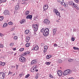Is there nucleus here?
<instances>
[{"label":"nucleus","instance_id":"obj_1","mask_svg":"<svg viewBox=\"0 0 79 79\" xmlns=\"http://www.w3.org/2000/svg\"><path fill=\"white\" fill-rule=\"evenodd\" d=\"M48 32H49V30L48 28H46L44 31L43 35L44 36L47 37L48 35Z\"/></svg>","mask_w":79,"mask_h":79},{"label":"nucleus","instance_id":"obj_2","mask_svg":"<svg viewBox=\"0 0 79 79\" xmlns=\"http://www.w3.org/2000/svg\"><path fill=\"white\" fill-rule=\"evenodd\" d=\"M72 73V71H71L68 69L65 71L63 73V76H66L67 75H68V74H71Z\"/></svg>","mask_w":79,"mask_h":79},{"label":"nucleus","instance_id":"obj_3","mask_svg":"<svg viewBox=\"0 0 79 79\" xmlns=\"http://www.w3.org/2000/svg\"><path fill=\"white\" fill-rule=\"evenodd\" d=\"M32 27L34 31H35V32H36V31H37L38 27L37 24H33L32 25Z\"/></svg>","mask_w":79,"mask_h":79},{"label":"nucleus","instance_id":"obj_4","mask_svg":"<svg viewBox=\"0 0 79 79\" xmlns=\"http://www.w3.org/2000/svg\"><path fill=\"white\" fill-rule=\"evenodd\" d=\"M5 77V74L3 72L0 73V79H3Z\"/></svg>","mask_w":79,"mask_h":79},{"label":"nucleus","instance_id":"obj_5","mask_svg":"<svg viewBox=\"0 0 79 79\" xmlns=\"http://www.w3.org/2000/svg\"><path fill=\"white\" fill-rule=\"evenodd\" d=\"M19 61L22 63H24L26 61V58L24 57L21 56L19 58Z\"/></svg>","mask_w":79,"mask_h":79},{"label":"nucleus","instance_id":"obj_6","mask_svg":"<svg viewBox=\"0 0 79 79\" xmlns=\"http://www.w3.org/2000/svg\"><path fill=\"white\" fill-rule=\"evenodd\" d=\"M57 2H59L62 5H66L65 2H64V0H57Z\"/></svg>","mask_w":79,"mask_h":79},{"label":"nucleus","instance_id":"obj_7","mask_svg":"<svg viewBox=\"0 0 79 79\" xmlns=\"http://www.w3.org/2000/svg\"><path fill=\"white\" fill-rule=\"evenodd\" d=\"M44 23L45 24H49L50 23V21L48 19H45L44 21Z\"/></svg>","mask_w":79,"mask_h":79},{"label":"nucleus","instance_id":"obj_8","mask_svg":"<svg viewBox=\"0 0 79 79\" xmlns=\"http://www.w3.org/2000/svg\"><path fill=\"white\" fill-rule=\"evenodd\" d=\"M57 74L59 76H61L63 75V72L61 70L57 71Z\"/></svg>","mask_w":79,"mask_h":79},{"label":"nucleus","instance_id":"obj_9","mask_svg":"<svg viewBox=\"0 0 79 79\" xmlns=\"http://www.w3.org/2000/svg\"><path fill=\"white\" fill-rule=\"evenodd\" d=\"M4 14L5 15H9L10 11L7 10H5L4 12Z\"/></svg>","mask_w":79,"mask_h":79},{"label":"nucleus","instance_id":"obj_10","mask_svg":"<svg viewBox=\"0 0 79 79\" xmlns=\"http://www.w3.org/2000/svg\"><path fill=\"white\" fill-rule=\"evenodd\" d=\"M69 5H73L75 7V8H77V6H75V4L72 1H70L69 3Z\"/></svg>","mask_w":79,"mask_h":79},{"label":"nucleus","instance_id":"obj_11","mask_svg":"<svg viewBox=\"0 0 79 79\" xmlns=\"http://www.w3.org/2000/svg\"><path fill=\"white\" fill-rule=\"evenodd\" d=\"M47 49H48V46L47 45L45 46L44 48V50L43 51L44 52V53L47 52Z\"/></svg>","mask_w":79,"mask_h":79},{"label":"nucleus","instance_id":"obj_12","mask_svg":"<svg viewBox=\"0 0 79 79\" xmlns=\"http://www.w3.org/2000/svg\"><path fill=\"white\" fill-rule=\"evenodd\" d=\"M37 63V61L35 60H33L31 62V64H35Z\"/></svg>","mask_w":79,"mask_h":79},{"label":"nucleus","instance_id":"obj_13","mask_svg":"<svg viewBox=\"0 0 79 79\" xmlns=\"http://www.w3.org/2000/svg\"><path fill=\"white\" fill-rule=\"evenodd\" d=\"M29 53H30V52L27 51V52H26L23 53V55L24 56H25L26 55H28V54H29Z\"/></svg>","mask_w":79,"mask_h":79},{"label":"nucleus","instance_id":"obj_14","mask_svg":"<svg viewBox=\"0 0 79 79\" xmlns=\"http://www.w3.org/2000/svg\"><path fill=\"white\" fill-rule=\"evenodd\" d=\"M48 8V6L47 5H45L44 6L43 8L44 10H47Z\"/></svg>","mask_w":79,"mask_h":79},{"label":"nucleus","instance_id":"obj_15","mask_svg":"<svg viewBox=\"0 0 79 79\" xmlns=\"http://www.w3.org/2000/svg\"><path fill=\"white\" fill-rule=\"evenodd\" d=\"M39 46H36L35 48H33L32 49L33 50H39Z\"/></svg>","mask_w":79,"mask_h":79},{"label":"nucleus","instance_id":"obj_16","mask_svg":"<svg viewBox=\"0 0 79 79\" xmlns=\"http://www.w3.org/2000/svg\"><path fill=\"white\" fill-rule=\"evenodd\" d=\"M27 19H31L32 18V15H28L26 17Z\"/></svg>","mask_w":79,"mask_h":79},{"label":"nucleus","instance_id":"obj_17","mask_svg":"<svg viewBox=\"0 0 79 79\" xmlns=\"http://www.w3.org/2000/svg\"><path fill=\"white\" fill-rule=\"evenodd\" d=\"M30 37L28 36H27L26 37V41L27 42H28L29 41V40H30Z\"/></svg>","mask_w":79,"mask_h":79},{"label":"nucleus","instance_id":"obj_18","mask_svg":"<svg viewBox=\"0 0 79 79\" xmlns=\"http://www.w3.org/2000/svg\"><path fill=\"white\" fill-rule=\"evenodd\" d=\"M53 33V35H55L56 34V29L55 28L52 29Z\"/></svg>","mask_w":79,"mask_h":79},{"label":"nucleus","instance_id":"obj_19","mask_svg":"<svg viewBox=\"0 0 79 79\" xmlns=\"http://www.w3.org/2000/svg\"><path fill=\"white\" fill-rule=\"evenodd\" d=\"M5 65V62H0V66H3Z\"/></svg>","mask_w":79,"mask_h":79},{"label":"nucleus","instance_id":"obj_20","mask_svg":"<svg viewBox=\"0 0 79 79\" xmlns=\"http://www.w3.org/2000/svg\"><path fill=\"white\" fill-rule=\"evenodd\" d=\"M29 14V11L27 10L25 12V15L27 16Z\"/></svg>","mask_w":79,"mask_h":79},{"label":"nucleus","instance_id":"obj_21","mask_svg":"<svg viewBox=\"0 0 79 79\" xmlns=\"http://www.w3.org/2000/svg\"><path fill=\"white\" fill-rule=\"evenodd\" d=\"M31 45V43H27L26 44V47H29V46Z\"/></svg>","mask_w":79,"mask_h":79},{"label":"nucleus","instance_id":"obj_22","mask_svg":"<svg viewBox=\"0 0 79 79\" xmlns=\"http://www.w3.org/2000/svg\"><path fill=\"white\" fill-rule=\"evenodd\" d=\"M29 30H26L25 31V34H29Z\"/></svg>","mask_w":79,"mask_h":79},{"label":"nucleus","instance_id":"obj_23","mask_svg":"<svg viewBox=\"0 0 79 79\" xmlns=\"http://www.w3.org/2000/svg\"><path fill=\"white\" fill-rule=\"evenodd\" d=\"M51 58V55H48L46 56V59H49V58Z\"/></svg>","mask_w":79,"mask_h":79},{"label":"nucleus","instance_id":"obj_24","mask_svg":"<svg viewBox=\"0 0 79 79\" xmlns=\"http://www.w3.org/2000/svg\"><path fill=\"white\" fill-rule=\"evenodd\" d=\"M51 63V62H45V64H46V65H50Z\"/></svg>","mask_w":79,"mask_h":79},{"label":"nucleus","instance_id":"obj_25","mask_svg":"<svg viewBox=\"0 0 79 79\" xmlns=\"http://www.w3.org/2000/svg\"><path fill=\"white\" fill-rule=\"evenodd\" d=\"M25 22H26V20L24 19H23L21 21L20 23L21 24H23V23H25Z\"/></svg>","mask_w":79,"mask_h":79},{"label":"nucleus","instance_id":"obj_26","mask_svg":"<svg viewBox=\"0 0 79 79\" xmlns=\"http://www.w3.org/2000/svg\"><path fill=\"white\" fill-rule=\"evenodd\" d=\"M7 26H8V24L7 23H4L3 26V27H7Z\"/></svg>","mask_w":79,"mask_h":79},{"label":"nucleus","instance_id":"obj_27","mask_svg":"<svg viewBox=\"0 0 79 79\" xmlns=\"http://www.w3.org/2000/svg\"><path fill=\"white\" fill-rule=\"evenodd\" d=\"M19 5H17L15 6V9L16 10H18V9H19Z\"/></svg>","mask_w":79,"mask_h":79},{"label":"nucleus","instance_id":"obj_28","mask_svg":"<svg viewBox=\"0 0 79 79\" xmlns=\"http://www.w3.org/2000/svg\"><path fill=\"white\" fill-rule=\"evenodd\" d=\"M14 39L15 40H18V37L17 36H15L14 37Z\"/></svg>","mask_w":79,"mask_h":79},{"label":"nucleus","instance_id":"obj_29","mask_svg":"<svg viewBox=\"0 0 79 79\" xmlns=\"http://www.w3.org/2000/svg\"><path fill=\"white\" fill-rule=\"evenodd\" d=\"M9 45L10 47H13V45H14V43H10V44Z\"/></svg>","mask_w":79,"mask_h":79},{"label":"nucleus","instance_id":"obj_30","mask_svg":"<svg viewBox=\"0 0 79 79\" xmlns=\"http://www.w3.org/2000/svg\"><path fill=\"white\" fill-rule=\"evenodd\" d=\"M49 77H51V78H54V77L53 75H52L51 74H49Z\"/></svg>","mask_w":79,"mask_h":79},{"label":"nucleus","instance_id":"obj_31","mask_svg":"<svg viewBox=\"0 0 79 79\" xmlns=\"http://www.w3.org/2000/svg\"><path fill=\"white\" fill-rule=\"evenodd\" d=\"M24 50V48H21L19 49V51L20 52H23Z\"/></svg>","mask_w":79,"mask_h":79},{"label":"nucleus","instance_id":"obj_32","mask_svg":"<svg viewBox=\"0 0 79 79\" xmlns=\"http://www.w3.org/2000/svg\"><path fill=\"white\" fill-rule=\"evenodd\" d=\"M8 24L9 25H13V24H14V23L12 22H10L8 23Z\"/></svg>","mask_w":79,"mask_h":79},{"label":"nucleus","instance_id":"obj_33","mask_svg":"<svg viewBox=\"0 0 79 79\" xmlns=\"http://www.w3.org/2000/svg\"><path fill=\"white\" fill-rule=\"evenodd\" d=\"M4 19V17L3 16H0V21H2Z\"/></svg>","mask_w":79,"mask_h":79},{"label":"nucleus","instance_id":"obj_34","mask_svg":"<svg viewBox=\"0 0 79 79\" xmlns=\"http://www.w3.org/2000/svg\"><path fill=\"white\" fill-rule=\"evenodd\" d=\"M56 15H57V16H59L60 15V12L58 11L56 13Z\"/></svg>","mask_w":79,"mask_h":79},{"label":"nucleus","instance_id":"obj_35","mask_svg":"<svg viewBox=\"0 0 79 79\" xmlns=\"http://www.w3.org/2000/svg\"><path fill=\"white\" fill-rule=\"evenodd\" d=\"M13 74V72H10V71H9L8 75H12V74Z\"/></svg>","mask_w":79,"mask_h":79},{"label":"nucleus","instance_id":"obj_36","mask_svg":"<svg viewBox=\"0 0 79 79\" xmlns=\"http://www.w3.org/2000/svg\"><path fill=\"white\" fill-rule=\"evenodd\" d=\"M58 11L57 10L55 9H54V13H57Z\"/></svg>","mask_w":79,"mask_h":79},{"label":"nucleus","instance_id":"obj_37","mask_svg":"<svg viewBox=\"0 0 79 79\" xmlns=\"http://www.w3.org/2000/svg\"><path fill=\"white\" fill-rule=\"evenodd\" d=\"M73 61V59H69L68 60V61L69 62H72V61Z\"/></svg>","mask_w":79,"mask_h":79},{"label":"nucleus","instance_id":"obj_38","mask_svg":"<svg viewBox=\"0 0 79 79\" xmlns=\"http://www.w3.org/2000/svg\"><path fill=\"white\" fill-rule=\"evenodd\" d=\"M23 73H21L19 74V76L20 77H21L23 76Z\"/></svg>","mask_w":79,"mask_h":79},{"label":"nucleus","instance_id":"obj_39","mask_svg":"<svg viewBox=\"0 0 79 79\" xmlns=\"http://www.w3.org/2000/svg\"><path fill=\"white\" fill-rule=\"evenodd\" d=\"M30 76V75L29 74H28L27 75V76L25 77V78H28V77H29V76Z\"/></svg>","mask_w":79,"mask_h":79},{"label":"nucleus","instance_id":"obj_40","mask_svg":"<svg viewBox=\"0 0 79 79\" xmlns=\"http://www.w3.org/2000/svg\"><path fill=\"white\" fill-rule=\"evenodd\" d=\"M73 49L74 50H79V48H76V47H73Z\"/></svg>","mask_w":79,"mask_h":79},{"label":"nucleus","instance_id":"obj_41","mask_svg":"<svg viewBox=\"0 0 79 79\" xmlns=\"http://www.w3.org/2000/svg\"><path fill=\"white\" fill-rule=\"evenodd\" d=\"M74 1L77 3H79V0H74Z\"/></svg>","mask_w":79,"mask_h":79},{"label":"nucleus","instance_id":"obj_42","mask_svg":"<svg viewBox=\"0 0 79 79\" xmlns=\"http://www.w3.org/2000/svg\"><path fill=\"white\" fill-rule=\"evenodd\" d=\"M3 47H4V46L3 44H1L0 45V48H3Z\"/></svg>","mask_w":79,"mask_h":79},{"label":"nucleus","instance_id":"obj_43","mask_svg":"<svg viewBox=\"0 0 79 79\" xmlns=\"http://www.w3.org/2000/svg\"><path fill=\"white\" fill-rule=\"evenodd\" d=\"M31 71L32 73H34V69H31Z\"/></svg>","mask_w":79,"mask_h":79},{"label":"nucleus","instance_id":"obj_44","mask_svg":"<svg viewBox=\"0 0 79 79\" xmlns=\"http://www.w3.org/2000/svg\"><path fill=\"white\" fill-rule=\"evenodd\" d=\"M59 63H61L62 62V60L61 59H60L59 60Z\"/></svg>","mask_w":79,"mask_h":79},{"label":"nucleus","instance_id":"obj_45","mask_svg":"<svg viewBox=\"0 0 79 79\" xmlns=\"http://www.w3.org/2000/svg\"><path fill=\"white\" fill-rule=\"evenodd\" d=\"M35 79H37L39 78V76H38V75H37L35 77Z\"/></svg>","mask_w":79,"mask_h":79},{"label":"nucleus","instance_id":"obj_46","mask_svg":"<svg viewBox=\"0 0 79 79\" xmlns=\"http://www.w3.org/2000/svg\"><path fill=\"white\" fill-rule=\"evenodd\" d=\"M41 45L42 47H44V45H45V44L44 43H43L41 44Z\"/></svg>","mask_w":79,"mask_h":79},{"label":"nucleus","instance_id":"obj_47","mask_svg":"<svg viewBox=\"0 0 79 79\" xmlns=\"http://www.w3.org/2000/svg\"><path fill=\"white\" fill-rule=\"evenodd\" d=\"M71 40H72V41H74V40H75V39H74V38L72 37L71 38Z\"/></svg>","mask_w":79,"mask_h":79},{"label":"nucleus","instance_id":"obj_48","mask_svg":"<svg viewBox=\"0 0 79 79\" xmlns=\"http://www.w3.org/2000/svg\"><path fill=\"white\" fill-rule=\"evenodd\" d=\"M54 47H57V46H58V45H57L56 44L54 45Z\"/></svg>","mask_w":79,"mask_h":79},{"label":"nucleus","instance_id":"obj_49","mask_svg":"<svg viewBox=\"0 0 79 79\" xmlns=\"http://www.w3.org/2000/svg\"><path fill=\"white\" fill-rule=\"evenodd\" d=\"M0 36H1V37H2V36H3V35L2 33H0Z\"/></svg>","mask_w":79,"mask_h":79},{"label":"nucleus","instance_id":"obj_50","mask_svg":"<svg viewBox=\"0 0 79 79\" xmlns=\"http://www.w3.org/2000/svg\"><path fill=\"white\" fill-rule=\"evenodd\" d=\"M44 29H42L41 30V32H44Z\"/></svg>","mask_w":79,"mask_h":79},{"label":"nucleus","instance_id":"obj_51","mask_svg":"<svg viewBox=\"0 0 79 79\" xmlns=\"http://www.w3.org/2000/svg\"><path fill=\"white\" fill-rule=\"evenodd\" d=\"M2 2H5L6 0H2Z\"/></svg>","mask_w":79,"mask_h":79},{"label":"nucleus","instance_id":"obj_52","mask_svg":"<svg viewBox=\"0 0 79 79\" xmlns=\"http://www.w3.org/2000/svg\"><path fill=\"white\" fill-rule=\"evenodd\" d=\"M18 65H16V69H18Z\"/></svg>","mask_w":79,"mask_h":79},{"label":"nucleus","instance_id":"obj_53","mask_svg":"<svg viewBox=\"0 0 79 79\" xmlns=\"http://www.w3.org/2000/svg\"><path fill=\"white\" fill-rule=\"evenodd\" d=\"M13 50H14V51L16 50V48H13Z\"/></svg>","mask_w":79,"mask_h":79},{"label":"nucleus","instance_id":"obj_54","mask_svg":"<svg viewBox=\"0 0 79 79\" xmlns=\"http://www.w3.org/2000/svg\"><path fill=\"white\" fill-rule=\"evenodd\" d=\"M35 71H36V72H37V71H38V69H36L35 70Z\"/></svg>","mask_w":79,"mask_h":79},{"label":"nucleus","instance_id":"obj_55","mask_svg":"<svg viewBox=\"0 0 79 79\" xmlns=\"http://www.w3.org/2000/svg\"><path fill=\"white\" fill-rule=\"evenodd\" d=\"M27 0H22V1H23V2H24V1H27Z\"/></svg>","mask_w":79,"mask_h":79},{"label":"nucleus","instance_id":"obj_56","mask_svg":"<svg viewBox=\"0 0 79 79\" xmlns=\"http://www.w3.org/2000/svg\"><path fill=\"white\" fill-rule=\"evenodd\" d=\"M13 30H14V29H13V28H12V29H11V31H13Z\"/></svg>","mask_w":79,"mask_h":79},{"label":"nucleus","instance_id":"obj_57","mask_svg":"<svg viewBox=\"0 0 79 79\" xmlns=\"http://www.w3.org/2000/svg\"><path fill=\"white\" fill-rule=\"evenodd\" d=\"M16 54H17V53H15V54H14V56H15V55H16Z\"/></svg>","mask_w":79,"mask_h":79},{"label":"nucleus","instance_id":"obj_58","mask_svg":"<svg viewBox=\"0 0 79 79\" xmlns=\"http://www.w3.org/2000/svg\"><path fill=\"white\" fill-rule=\"evenodd\" d=\"M0 3H2V1H1V0H0Z\"/></svg>","mask_w":79,"mask_h":79},{"label":"nucleus","instance_id":"obj_59","mask_svg":"<svg viewBox=\"0 0 79 79\" xmlns=\"http://www.w3.org/2000/svg\"><path fill=\"white\" fill-rule=\"evenodd\" d=\"M14 68H15V66H14Z\"/></svg>","mask_w":79,"mask_h":79},{"label":"nucleus","instance_id":"obj_60","mask_svg":"<svg viewBox=\"0 0 79 79\" xmlns=\"http://www.w3.org/2000/svg\"><path fill=\"white\" fill-rule=\"evenodd\" d=\"M58 47H60L58 46Z\"/></svg>","mask_w":79,"mask_h":79},{"label":"nucleus","instance_id":"obj_61","mask_svg":"<svg viewBox=\"0 0 79 79\" xmlns=\"http://www.w3.org/2000/svg\"><path fill=\"white\" fill-rule=\"evenodd\" d=\"M34 69H35V67L34 68Z\"/></svg>","mask_w":79,"mask_h":79},{"label":"nucleus","instance_id":"obj_62","mask_svg":"<svg viewBox=\"0 0 79 79\" xmlns=\"http://www.w3.org/2000/svg\"><path fill=\"white\" fill-rule=\"evenodd\" d=\"M15 74L14 73V75H15Z\"/></svg>","mask_w":79,"mask_h":79},{"label":"nucleus","instance_id":"obj_63","mask_svg":"<svg viewBox=\"0 0 79 79\" xmlns=\"http://www.w3.org/2000/svg\"><path fill=\"white\" fill-rule=\"evenodd\" d=\"M78 8H77V9H78Z\"/></svg>","mask_w":79,"mask_h":79},{"label":"nucleus","instance_id":"obj_64","mask_svg":"<svg viewBox=\"0 0 79 79\" xmlns=\"http://www.w3.org/2000/svg\"><path fill=\"white\" fill-rule=\"evenodd\" d=\"M0 51H1V50L0 49Z\"/></svg>","mask_w":79,"mask_h":79}]
</instances>
